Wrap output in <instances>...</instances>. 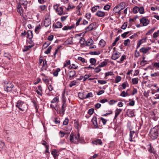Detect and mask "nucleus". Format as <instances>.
Wrapping results in <instances>:
<instances>
[{"label":"nucleus","mask_w":159,"mask_h":159,"mask_svg":"<svg viewBox=\"0 0 159 159\" xmlns=\"http://www.w3.org/2000/svg\"><path fill=\"white\" fill-rule=\"evenodd\" d=\"M60 71V69L59 68L57 69L56 70H54L53 73V75L55 76H57L58 72Z\"/></svg>","instance_id":"30"},{"label":"nucleus","mask_w":159,"mask_h":159,"mask_svg":"<svg viewBox=\"0 0 159 159\" xmlns=\"http://www.w3.org/2000/svg\"><path fill=\"white\" fill-rule=\"evenodd\" d=\"M95 15L99 17H104L105 16V12L104 11H97Z\"/></svg>","instance_id":"16"},{"label":"nucleus","mask_w":159,"mask_h":159,"mask_svg":"<svg viewBox=\"0 0 159 159\" xmlns=\"http://www.w3.org/2000/svg\"><path fill=\"white\" fill-rule=\"evenodd\" d=\"M34 45H29L27 46H25L24 47V48L23 50V51L24 52H26L28 51L30 48L33 47Z\"/></svg>","instance_id":"28"},{"label":"nucleus","mask_w":159,"mask_h":159,"mask_svg":"<svg viewBox=\"0 0 159 159\" xmlns=\"http://www.w3.org/2000/svg\"><path fill=\"white\" fill-rule=\"evenodd\" d=\"M132 11L134 14H136L139 12L140 14H143L144 12V8L143 7H139L135 6L133 8Z\"/></svg>","instance_id":"5"},{"label":"nucleus","mask_w":159,"mask_h":159,"mask_svg":"<svg viewBox=\"0 0 159 159\" xmlns=\"http://www.w3.org/2000/svg\"><path fill=\"white\" fill-rule=\"evenodd\" d=\"M85 41V39L84 38H82L80 40L79 43L81 45H84V43Z\"/></svg>","instance_id":"53"},{"label":"nucleus","mask_w":159,"mask_h":159,"mask_svg":"<svg viewBox=\"0 0 159 159\" xmlns=\"http://www.w3.org/2000/svg\"><path fill=\"white\" fill-rule=\"evenodd\" d=\"M4 56L5 57H7L9 60H10V55L9 53L4 52Z\"/></svg>","instance_id":"63"},{"label":"nucleus","mask_w":159,"mask_h":159,"mask_svg":"<svg viewBox=\"0 0 159 159\" xmlns=\"http://www.w3.org/2000/svg\"><path fill=\"white\" fill-rule=\"evenodd\" d=\"M151 49V48L149 47H144L141 48L139 51L141 52H142L143 54H149L150 53L149 51Z\"/></svg>","instance_id":"7"},{"label":"nucleus","mask_w":159,"mask_h":159,"mask_svg":"<svg viewBox=\"0 0 159 159\" xmlns=\"http://www.w3.org/2000/svg\"><path fill=\"white\" fill-rule=\"evenodd\" d=\"M69 119L67 118H66L65 120L63 121V125H66L68 124Z\"/></svg>","instance_id":"46"},{"label":"nucleus","mask_w":159,"mask_h":159,"mask_svg":"<svg viewBox=\"0 0 159 159\" xmlns=\"http://www.w3.org/2000/svg\"><path fill=\"white\" fill-rule=\"evenodd\" d=\"M134 56L135 57L138 58L140 56V54L139 52L136 50L135 52Z\"/></svg>","instance_id":"49"},{"label":"nucleus","mask_w":159,"mask_h":159,"mask_svg":"<svg viewBox=\"0 0 159 159\" xmlns=\"http://www.w3.org/2000/svg\"><path fill=\"white\" fill-rule=\"evenodd\" d=\"M129 33V31L125 32L121 35V36L123 38H125L126 37L127 35Z\"/></svg>","instance_id":"58"},{"label":"nucleus","mask_w":159,"mask_h":159,"mask_svg":"<svg viewBox=\"0 0 159 159\" xmlns=\"http://www.w3.org/2000/svg\"><path fill=\"white\" fill-rule=\"evenodd\" d=\"M20 2L22 4L25 6L28 4V2L26 0H20Z\"/></svg>","instance_id":"41"},{"label":"nucleus","mask_w":159,"mask_h":159,"mask_svg":"<svg viewBox=\"0 0 159 159\" xmlns=\"http://www.w3.org/2000/svg\"><path fill=\"white\" fill-rule=\"evenodd\" d=\"M135 133V132L134 131H131L129 133V136L130 138H129V140L130 141H132V139L134 138L135 136H134V135Z\"/></svg>","instance_id":"23"},{"label":"nucleus","mask_w":159,"mask_h":159,"mask_svg":"<svg viewBox=\"0 0 159 159\" xmlns=\"http://www.w3.org/2000/svg\"><path fill=\"white\" fill-rule=\"evenodd\" d=\"M98 82L102 84H105L107 83V81L105 80H98Z\"/></svg>","instance_id":"55"},{"label":"nucleus","mask_w":159,"mask_h":159,"mask_svg":"<svg viewBox=\"0 0 159 159\" xmlns=\"http://www.w3.org/2000/svg\"><path fill=\"white\" fill-rule=\"evenodd\" d=\"M94 111V109L93 108L89 109L88 111V113L90 115H92L93 114Z\"/></svg>","instance_id":"52"},{"label":"nucleus","mask_w":159,"mask_h":159,"mask_svg":"<svg viewBox=\"0 0 159 159\" xmlns=\"http://www.w3.org/2000/svg\"><path fill=\"white\" fill-rule=\"evenodd\" d=\"M93 96L92 93L91 92L88 93L85 97V99L88 98Z\"/></svg>","instance_id":"50"},{"label":"nucleus","mask_w":159,"mask_h":159,"mask_svg":"<svg viewBox=\"0 0 159 159\" xmlns=\"http://www.w3.org/2000/svg\"><path fill=\"white\" fill-rule=\"evenodd\" d=\"M77 82L76 80H74L72 81L70 84L69 86L70 87H72L73 86L76 85Z\"/></svg>","instance_id":"38"},{"label":"nucleus","mask_w":159,"mask_h":159,"mask_svg":"<svg viewBox=\"0 0 159 159\" xmlns=\"http://www.w3.org/2000/svg\"><path fill=\"white\" fill-rule=\"evenodd\" d=\"M70 61L69 60H66V63H64V67H66L67 66L70 65Z\"/></svg>","instance_id":"51"},{"label":"nucleus","mask_w":159,"mask_h":159,"mask_svg":"<svg viewBox=\"0 0 159 159\" xmlns=\"http://www.w3.org/2000/svg\"><path fill=\"white\" fill-rule=\"evenodd\" d=\"M56 153L57 152L55 150L52 151L51 152L52 154L53 155L55 158H56L57 157V154Z\"/></svg>","instance_id":"56"},{"label":"nucleus","mask_w":159,"mask_h":159,"mask_svg":"<svg viewBox=\"0 0 159 159\" xmlns=\"http://www.w3.org/2000/svg\"><path fill=\"white\" fill-rule=\"evenodd\" d=\"M110 8V6L108 4H107L104 7L103 9L105 10H108Z\"/></svg>","instance_id":"57"},{"label":"nucleus","mask_w":159,"mask_h":159,"mask_svg":"<svg viewBox=\"0 0 159 159\" xmlns=\"http://www.w3.org/2000/svg\"><path fill=\"white\" fill-rule=\"evenodd\" d=\"M126 112L127 116L129 117H132L134 116V112L132 110L127 109Z\"/></svg>","instance_id":"14"},{"label":"nucleus","mask_w":159,"mask_h":159,"mask_svg":"<svg viewBox=\"0 0 159 159\" xmlns=\"http://www.w3.org/2000/svg\"><path fill=\"white\" fill-rule=\"evenodd\" d=\"M72 128L71 126L70 125H69L67 127H65L64 128V130L70 132L71 131Z\"/></svg>","instance_id":"32"},{"label":"nucleus","mask_w":159,"mask_h":159,"mask_svg":"<svg viewBox=\"0 0 159 159\" xmlns=\"http://www.w3.org/2000/svg\"><path fill=\"white\" fill-rule=\"evenodd\" d=\"M47 61L46 60H44L43 61V66L42 68V70H47Z\"/></svg>","instance_id":"22"},{"label":"nucleus","mask_w":159,"mask_h":159,"mask_svg":"<svg viewBox=\"0 0 159 159\" xmlns=\"http://www.w3.org/2000/svg\"><path fill=\"white\" fill-rule=\"evenodd\" d=\"M120 39V37L119 36H118L117 37H116L114 42L112 44V46H114L115 45H116V42L119 40Z\"/></svg>","instance_id":"42"},{"label":"nucleus","mask_w":159,"mask_h":159,"mask_svg":"<svg viewBox=\"0 0 159 159\" xmlns=\"http://www.w3.org/2000/svg\"><path fill=\"white\" fill-rule=\"evenodd\" d=\"M130 40L128 39L124 41V42L123 43L124 44L125 46H129L130 44Z\"/></svg>","instance_id":"31"},{"label":"nucleus","mask_w":159,"mask_h":159,"mask_svg":"<svg viewBox=\"0 0 159 159\" xmlns=\"http://www.w3.org/2000/svg\"><path fill=\"white\" fill-rule=\"evenodd\" d=\"M52 48L51 46L48 47L47 49L45 52V53L46 54H48L50 52Z\"/></svg>","instance_id":"43"},{"label":"nucleus","mask_w":159,"mask_h":159,"mask_svg":"<svg viewBox=\"0 0 159 159\" xmlns=\"http://www.w3.org/2000/svg\"><path fill=\"white\" fill-rule=\"evenodd\" d=\"M120 53L116 51H114L111 57L113 60H116L120 56Z\"/></svg>","instance_id":"8"},{"label":"nucleus","mask_w":159,"mask_h":159,"mask_svg":"<svg viewBox=\"0 0 159 159\" xmlns=\"http://www.w3.org/2000/svg\"><path fill=\"white\" fill-rule=\"evenodd\" d=\"M78 59L79 60L81 61L82 62H84L85 61V59L84 58H82L80 57H79L78 58Z\"/></svg>","instance_id":"61"},{"label":"nucleus","mask_w":159,"mask_h":159,"mask_svg":"<svg viewBox=\"0 0 159 159\" xmlns=\"http://www.w3.org/2000/svg\"><path fill=\"white\" fill-rule=\"evenodd\" d=\"M138 78H133L132 79V82L134 84H137L138 83Z\"/></svg>","instance_id":"34"},{"label":"nucleus","mask_w":159,"mask_h":159,"mask_svg":"<svg viewBox=\"0 0 159 159\" xmlns=\"http://www.w3.org/2000/svg\"><path fill=\"white\" fill-rule=\"evenodd\" d=\"M76 71L74 70L70 71L68 73L69 80H71L73 79L74 77H76Z\"/></svg>","instance_id":"10"},{"label":"nucleus","mask_w":159,"mask_h":159,"mask_svg":"<svg viewBox=\"0 0 159 159\" xmlns=\"http://www.w3.org/2000/svg\"><path fill=\"white\" fill-rule=\"evenodd\" d=\"M93 123L94 126L96 128H98L97 118L96 117L93 118Z\"/></svg>","instance_id":"26"},{"label":"nucleus","mask_w":159,"mask_h":159,"mask_svg":"<svg viewBox=\"0 0 159 159\" xmlns=\"http://www.w3.org/2000/svg\"><path fill=\"white\" fill-rule=\"evenodd\" d=\"M4 87L5 90L9 92L12 90L14 85L11 82L6 81L4 82Z\"/></svg>","instance_id":"4"},{"label":"nucleus","mask_w":159,"mask_h":159,"mask_svg":"<svg viewBox=\"0 0 159 159\" xmlns=\"http://www.w3.org/2000/svg\"><path fill=\"white\" fill-rule=\"evenodd\" d=\"M155 29V27H153L149 30L146 34V35H149L151 34L154 31Z\"/></svg>","instance_id":"35"},{"label":"nucleus","mask_w":159,"mask_h":159,"mask_svg":"<svg viewBox=\"0 0 159 159\" xmlns=\"http://www.w3.org/2000/svg\"><path fill=\"white\" fill-rule=\"evenodd\" d=\"M91 76V75H85L84 76H82L83 78V81H85L86 80L88 79Z\"/></svg>","instance_id":"44"},{"label":"nucleus","mask_w":159,"mask_h":159,"mask_svg":"<svg viewBox=\"0 0 159 159\" xmlns=\"http://www.w3.org/2000/svg\"><path fill=\"white\" fill-rule=\"evenodd\" d=\"M53 26L55 28H60L62 26V23L60 22H57L55 24H54Z\"/></svg>","instance_id":"15"},{"label":"nucleus","mask_w":159,"mask_h":159,"mask_svg":"<svg viewBox=\"0 0 159 159\" xmlns=\"http://www.w3.org/2000/svg\"><path fill=\"white\" fill-rule=\"evenodd\" d=\"M87 45L90 46L94 43L92 39H88L86 42Z\"/></svg>","instance_id":"29"},{"label":"nucleus","mask_w":159,"mask_h":159,"mask_svg":"<svg viewBox=\"0 0 159 159\" xmlns=\"http://www.w3.org/2000/svg\"><path fill=\"white\" fill-rule=\"evenodd\" d=\"M67 104L65 101H63L62 102V105L61 107V109L59 110V113H61L62 112V115L65 114V111L66 110V107Z\"/></svg>","instance_id":"11"},{"label":"nucleus","mask_w":159,"mask_h":159,"mask_svg":"<svg viewBox=\"0 0 159 159\" xmlns=\"http://www.w3.org/2000/svg\"><path fill=\"white\" fill-rule=\"evenodd\" d=\"M140 21L142 23L143 25L146 26L148 25L149 23V21L147 18L145 17H143L140 20Z\"/></svg>","instance_id":"9"},{"label":"nucleus","mask_w":159,"mask_h":159,"mask_svg":"<svg viewBox=\"0 0 159 159\" xmlns=\"http://www.w3.org/2000/svg\"><path fill=\"white\" fill-rule=\"evenodd\" d=\"M114 75V74H113V72L110 71L106 73L105 74V76H107L109 75Z\"/></svg>","instance_id":"47"},{"label":"nucleus","mask_w":159,"mask_h":159,"mask_svg":"<svg viewBox=\"0 0 159 159\" xmlns=\"http://www.w3.org/2000/svg\"><path fill=\"white\" fill-rule=\"evenodd\" d=\"M125 3L124 2H121L120 3L119 5V9L120 10H123L125 7Z\"/></svg>","instance_id":"21"},{"label":"nucleus","mask_w":159,"mask_h":159,"mask_svg":"<svg viewBox=\"0 0 159 159\" xmlns=\"http://www.w3.org/2000/svg\"><path fill=\"white\" fill-rule=\"evenodd\" d=\"M106 44L105 41L103 39H101L99 43V45H100V47L101 48L104 47Z\"/></svg>","instance_id":"24"},{"label":"nucleus","mask_w":159,"mask_h":159,"mask_svg":"<svg viewBox=\"0 0 159 159\" xmlns=\"http://www.w3.org/2000/svg\"><path fill=\"white\" fill-rule=\"evenodd\" d=\"M54 122L56 124L59 125V124L60 123V120H59L57 118H55Z\"/></svg>","instance_id":"62"},{"label":"nucleus","mask_w":159,"mask_h":159,"mask_svg":"<svg viewBox=\"0 0 159 159\" xmlns=\"http://www.w3.org/2000/svg\"><path fill=\"white\" fill-rule=\"evenodd\" d=\"M16 107L22 111H26L28 108V105L27 103L21 100H18L17 102Z\"/></svg>","instance_id":"2"},{"label":"nucleus","mask_w":159,"mask_h":159,"mask_svg":"<svg viewBox=\"0 0 159 159\" xmlns=\"http://www.w3.org/2000/svg\"><path fill=\"white\" fill-rule=\"evenodd\" d=\"M101 70L100 67L99 66L94 69L95 71L97 73L99 72Z\"/></svg>","instance_id":"48"},{"label":"nucleus","mask_w":159,"mask_h":159,"mask_svg":"<svg viewBox=\"0 0 159 159\" xmlns=\"http://www.w3.org/2000/svg\"><path fill=\"white\" fill-rule=\"evenodd\" d=\"M70 137V141L75 144H78L79 142H82L84 140L83 138L80 137L79 133H78L77 135H75L71 133Z\"/></svg>","instance_id":"1"},{"label":"nucleus","mask_w":159,"mask_h":159,"mask_svg":"<svg viewBox=\"0 0 159 159\" xmlns=\"http://www.w3.org/2000/svg\"><path fill=\"white\" fill-rule=\"evenodd\" d=\"M90 62L92 64V65H94L96 62V60L95 58H91L90 59Z\"/></svg>","instance_id":"39"},{"label":"nucleus","mask_w":159,"mask_h":159,"mask_svg":"<svg viewBox=\"0 0 159 159\" xmlns=\"http://www.w3.org/2000/svg\"><path fill=\"white\" fill-rule=\"evenodd\" d=\"M51 24V21L49 19H45L44 21V25L45 27H48Z\"/></svg>","instance_id":"18"},{"label":"nucleus","mask_w":159,"mask_h":159,"mask_svg":"<svg viewBox=\"0 0 159 159\" xmlns=\"http://www.w3.org/2000/svg\"><path fill=\"white\" fill-rule=\"evenodd\" d=\"M84 93L83 92H80L79 93V98L82 99H85V97L84 96Z\"/></svg>","instance_id":"33"},{"label":"nucleus","mask_w":159,"mask_h":159,"mask_svg":"<svg viewBox=\"0 0 159 159\" xmlns=\"http://www.w3.org/2000/svg\"><path fill=\"white\" fill-rule=\"evenodd\" d=\"M53 37L54 36L52 35H50L48 36V39L49 41H51L53 40Z\"/></svg>","instance_id":"64"},{"label":"nucleus","mask_w":159,"mask_h":159,"mask_svg":"<svg viewBox=\"0 0 159 159\" xmlns=\"http://www.w3.org/2000/svg\"><path fill=\"white\" fill-rule=\"evenodd\" d=\"M101 120H102V123L103 125H105L106 124V123L107 121V120L105 119H104L103 117L100 118Z\"/></svg>","instance_id":"60"},{"label":"nucleus","mask_w":159,"mask_h":159,"mask_svg":"<svg viewBox=\"0 0 159 159\" xmlns=\"http://www.w3.org/2000/svg\"><path fill=\"white\" fill-rule=\"evenodd\" d=\"M27 38L29 39H31L33 38V33L32 31L30 30H28L27 33Z\"/></svg>","instance_id":"25"},{"label":"nucleus","mask_w":159,"mask_h":159,"mask_svg":"<svg viewBox=\"0 0 159 159\" xmlns=\"http://www.w3.org/2000/svg\"><path fill=\"white\" fill-rule=\"evenodd\" d=\"M127 25V22H125L122 25L121 27V28L123 30H125Z\"/></svg>","instance_id":"45"},{"label":"nucleus","mask_w":159,"mask_h":159,"mask_svg":"<svg viewBox=\"0 0 159 159\" xmlns=\"http://www.w3.org/2000/svg\"><path fill=\"white\" fill-rule=\"evenodd\" d=\"M58 6L57 4H56L53 6V8L59 15H61L63 14V8L61 7H58Z\"/></svg>","instance_id":"6"},{"label":"nucleus","mask_w":159,"mask_h":159,"mask_svg":"<svg viewBox=\"0 0 159 159\" xmlns=\"http://www.w3.org/2000/svg\"><path fill=\"white\" fill-rule=\"evenodd\" d=\"M119 8V6H116L113 9V11L115 13H117L118 12V9Z\"/></svg>","instance_id":"59"},{"label":"nucleus","mask_w":159,"mask_h":159,"mask_svg":"<svg viewBox=\"0 0 159 159\" xmlns=\"http://www.w3.org/2000/svg\"><path fill=\"white\" fill-rule=\"evenodd\" d=\"M89 54L91 55H99L100 54V52H97L96 51L94 52H89Z\"/></svg>","instance_id":"54"},{"label":"nucleus","mask_w":159,"mask_h":159,"mask_svg":"<svg viewBox=\"0 0 159 159\" xmlns=\"http://www.w3.org/2000/svg\"><path fill=\"white\" fill-rule=\"evenodd\" d=\"M149 147L148 149V151L151 153H152L154 154L155 152L156 151L153 148L151 144H150L149 145Z\"/></svg>","instance_id":"19"},{"label":"nucleus","mask_w":159,"mask_h":159,"mask_svg":"<svg viewBox=\"0 0 159 159\" xmlns=\"http://www.w3.org/2000/svg\"><path fill=\"white\" fill-rule=\"evenodd\" d=\"M59 98L58 96L55 97L51 101V103H56L57 104L59 102Z\"/></svg>","instance_id":"27"},{"label":"nucleus","mask_w":159,"mask_h":159,"mask_svg":"<svg viewBox=\"0 0 159 159\" xmlns=\"http://www.w3.org/2000/svg\"><path fill=\"white\" fill-rule=\"evenodd\" d=\"M122 109H117L115 111V114L114 119H116V117L120 114L121 112Z\"/></svg>","instance_id":"20"},{"label":"nucleus","mask_w":159,"mask_h":159,"mask_svg":"<svg viewBox=\"0 0 159 159\" xmlns=\"http://www.w3.org/2000/svg\"><path fill=\"white\" fill-rule=\"evenodd\" d=\"M96 25V23L94 22L92 23L86 28V30H87V31H91L95 28Z\"/></svg>","instance_id":"12"},{"label":"nucleus","mask_w":159,"mask_h":159,"mask_svg":"<svg viewBox=\"0 0 159 159\" xmlns=\"http://www.w3.org/2000/svg\"><path fill=\"white\" fill-rule=\"evenodd\" d=\"M121 80V77L120 76H118L115 78V82L116 83L119 82Z\"/></svg>","instance_id":"36"},{"label":"nucleus","mask_w":159,"mask_h":159,"mask_svg":"<svg viewBox=\"0 0 159 159\" xmlns=\"http://www.w3.org/2000/svg\"><path fill=\"white\" fill-rule=\"evenodd\" d=\"M92 143L93 144H95L96 145H97L98 144L102 145V143L101 140L100 139H97L94 140L93 141Z\"/></svg>","instance_id":"17"},{"label":"nucleus","mask_w":159,"mask_h":159,"mask_svg":"<svg viewBox=\"0 0 159 159\" xmlns=\"http://www.w3.org/2000/svg\"><path fill=\"white\" fill-rule=\"evenodd\" d=\"M120 96L123 97H125L129 96V95L127 92H125V91H123L120 94Z\"/></svg>","instance_id":"37"},{"label":"nucleus","mask_w":159,"mask_h":159,"mask_svg":"<svg viewBox=\"0 0 159 159\" xmlns=\"http://www.w3.org/2000/svg\"><path fill=\"white\" fill-rule=\"evenodd\" d=\"M147 39V38H143L139 40L137 44L136 49H138L140 46L143 43L145 42Z\"/></svg>","instance_id":"13"},{"label":"nucleus","mask_w":159,"mask_h":159,"mask_svg":"<svg viewBox=\"0 0 159 159\" xmlns=\"http://www.w3.org/2000/svg\"><path fill=\"white\" fill-rule=\"evenodd\" d=\"M107 63L106 61H103L101 63L98 65L100 67H102L107 65Z\"/></svg>","instance_id":"40"},{"label":"nucleus","mask_w":159,"mask_h":159,"mask_svg":"<svg viewBox=\"0 0 159 159\" xmlns=\"http://www.w3.org/2000/svg\"><path fill=\"white\" fill-rule=\"evenodd\" d=\"M159 127L157 125L155 126L150 130L151 137V139L154 140L157 139L158 136Z\"/></svg>","instance_id":"3"}]
</instances>
